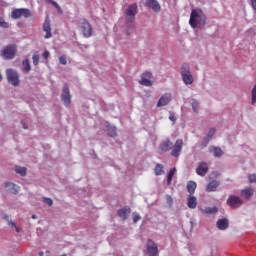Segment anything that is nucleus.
I'll use <instances>...</instances> for the list:
<instances>
[{
	"mask_svg": "<svg viewBox=\"0 0 256 256\" xmlns=\"http://www.w3.org/2000/svg\"><path fill=\"white\" fill-rule=\"evenodd\" d=\"M206 22H207L206 15H204L201 9L191 10L190 20H189V24L191 28L195 29L199 27L200 29H203V27L206 25Z\"/></svg>",
	"mask_w": 256,
	"mask_h": 256,
	"instance_id": "f257e3e1",
	"label": "nucleus"
},
{
	"mask_svg": "<svg viewBox=\"0 0 256 256\" xmlns=\"http://www.w3.org/2000/svg\"><path fill=\"white\" fill-rule=\"evenodd\" d=\"M79 30L82 33L84 38L92 37V34H93L92 25L85 18L80 19Z\"/></svg>",
	"mask_w": 256,
	"mask_h": 256,
	"instance_id": "f03ea898",
	"label": "nucleus"
},
{
	"mask_svg": "<svg viewBox=\"0 0 256 256\" xmlns=\"http://www.w3.org/2000/svg\"><path fill=\"white\" fill-rule=\"evenodd\" d=\"M181 76H182V81H184L185 85L193 84L194 78L192 73L190 72V68L188 64H182Z\"/></svg>",
	"mask_w": 256,
	"mask_h": 256,
	"instance_id": "7ed1b4c3",
	"label": "nucleus"
},
{
	"mask_svg": "<svg viewBox=\"0 0 256 256\" xmlns=\"http://www.w3.org/2000/svg\"><path fill=\"white\" fill-rule=\"evenodd\" d=\"M12 19H21L23 17L24 19H29L32 17V13L30 9L26 8H20V9H13L12 13L10 15Z\"/></svg>",
	"mask_w": 256,
	"mask_h": 256,
	"instance_id": "20e7f679",
	"label": "nucleus"
},
{
	"mask_svg": "<svg viewBox=\"0 0 256 256\" xmlns=\"http://www.w3.org/2000/svg\"><path fill=\"white\" fill-rule=\"evenodd\" d=\"M17 53V47L16 45H9L4 48V50L0 51V56L3 57L5 60H11L15 58Z\"/></svg>",
	"mask_w": 256,
	"mask_h": 256,
	"instance_id": "39448f33",
	"label": "nucleus"
},
{
	"mask_svg": "<svg viewBox=\"0 0 256 256\" xmlns=\"http://www.w3.org/2000/svg\"><path fill=\"white\" fill-rule=\"evenodd\" d=\"M7 80L10 84H12L14 87H17L20 85V79L18 78V73L14 71L13 69H7Z\"/></svg>",
	"mask_w": 256,
	"mask_h": 256,
	"instance_id": "423d86ee",
	"label": "nucleus"
},
{
	"mask_svg": "<svg viewBox=\"0 0 256 256\" xmlns=\"http://www.w3.org/2000/svg\"><path fill=\"white\" fill-rule=\"evenodd\" d=\"M137 13H138V6H137V4H131L125 10V17H126V19L130 20V22H133L135 16L137 15Z\"/></svg>",
	"mask_w": 256,
	"mask_h": 256,
	"instance_id": "0eeeda50",
	"label": "nucleus"
},
{
	"mask_svg": "<svg viewBox=\"0 0 256 256\" xmlns=\"http://www.w3.org/2000/svg\"><path fill=\"white\" fill-rule=\"evenodd\" d=\"M152 78L153 76L151 72H145L142 74L139 84L145 87H151L153 85Z\"/></svg>",
	"mask_w": 256,
	"mask_h": 256,
	"instance_id": "6e6552de",
	"label": "nucleus"
},
{
	"mask_svg": "<svg viewBox=\"0 0 256 256\" xmlns=\"http://www.w3.org/2000/svg\"><path fill=\"white\" fill-rule=\"evenodd\" d=\"M183 145H184L183 139H178L175 142V145H173L171 148L172 149V152H171L172 157H175V158L179 157L181 150L183 149Z\"/></svg>",
	"mask_w": 256,
	"mask_h": 256,
	"instance_id": "1a4fd4ad",
	"label": "nucleus"
},
{
	"mask_svg": "<svg viewBox=\"0 0 256 256\" xmlns=\"http://www.w3.org/2000/svg\"><path fill=\"white\" fill-rule=\"evenodd\" d=\"M243 203V200L240 199L238 196H229L227 200L228 206L231 207L232 209L239 208L240 206L243 205Z\"/></svg>",
	"mask_w": 256,
	"mask_h": 256,
	"instance_id": "9d476101",
	"label": "nucleus"
},
{
	"mask_svg": "<svg viewBox=\"0 0 256 256\" xmlns=\"http://www.w3.org/2000/svg\"><path fill=\"white\" fill-rule=\"evenodd\" d=\"M61 100L63 101L65 107H69L71 105V94L69 93V87L67 84L64 85Z\"/></svg>",
	"mask_w": 256,
	"mask_h": 256,
	"instance_id": "9b49d317",
	"label": "nucleus"
},
{
	"mask_svg": "<svg viewBox=\"0 0 256 256\" xmlns=\"http://www.w3.org/2000/svg\"><path fill=\"white\" fill-rule=\"evenodd\" d=\"M147 253L149 256H158L159 255V247L156 245L153 240L147 241Z\"/></svg>",
	"mask_w": 256,
	"mask_h": 256,
	"instance_id": "f8f14e48",
	"label": "nucleus"
},
{
	"mask_svg": "<svg viewBox=\"0 0 256 256\" xmlns=\"http://www.w3.org/2000/svg\"><path fill=\"white\" fill-rule=\"evenodd\" d=\"M144 5H145V7L152 9L153 12L161 11V6H160L159 2L156 0H145Z\"/></svg>",
	"mask_w": 256,
	"mask_h": 256,
	"instance_id": "ddd939ff",
	"label": "nucleus"
},
{
	"mask_svg": "<svg viewBox=\"0 0 256 256\" xmlns=\"http://www.w3.org/2000/svg\"><path fill=\"white\" fill-rule=\"evenodd\" d=\"M208 165L207 162H200L199 166L196 167V174L200 177H205L208 173Z\"/></svg>",
	"mask_w": 256,
	"mask_h": 256,
	"instance_id": "4468645a",
	"label": "nucleus"
},
{
	"mask_svg": "<svg viewBox=\"0 0 256 256\" xmlns=\"http://www.w3.org/2000/svg\"><path fill=\"white\" fill-rule=\"evenodd\" d=\"M171 101V94L165 93L162 95L161 98H159L157 107H165L167 104H169Z\"/></svg>",
	"mask_w": 256,
	"mask_h": 256,
	"instance_id": "2eb2a0df",
	"label": "nucleus"
},
{
	"mask_svg": "<svg viewBox=\"0 0 256 256\" xmlns=\"http://www.w3.org/2000/svg\"><path fill=\"white\" fill-rule=\"evenodd\" d=\"M129 214H130L129 206H124L119 211H117V216H119L122 219V221H126Z\"/></svg>",
	"mask_w": 256,
	"mask_h": 256,
	"instance_id": "dca6fc26",
	"label": "nucleus"
},
{
	"mask_svg": "<svg viewBox=\"0 0 256 256\" xmlns=\"http://www.w3.org/2000/svg\"><path fill=\"white\" fill-rule=\"evenodd\" d=\"M219 186H220V181H217V180L210 181L209 184L206 185V192H216Z\"/></svg>",
	"mask_w": 256,
	"mask_h": 256,
	"instance_id": "f3484780",
	"label": "nucleus"
},
{
	"mask_svg": "<svg viewBox=\"0 0 256 256\" xmlns=\"http://www.w3.org/2000/svg\"><path fill=\"white\" fill-rule=\"evenodd\" d=\"M172 147H173V143H171V141L167 139L166 141H163L159 145V150H161L162 152H167V151H170Z\"/></svg>",
	"mask_w": 256,
	"mask_h": 256,
	"instance_id": "a211bd4d",
	"label": "nucleus"
},
{
	"mask_svg": "<svg viewBox=\"0 0 256 256\" xmlns=\"http://www.w3.org/2000/svg\"><path fill=\"white\" fill-rule=\"evenodd\" d=\"M5 188H7V191L13 195H17L19 189V187L12 182L5 183Z\"/></svg>",
	"mask_w": 256,
	"mask_h": 256,
	"instance_id": "6ab92c4d",
	"label": "nucleus"
},
{
	"mask_svg": "<svg viewBox=\"0 0 256 256\" xmlns=\"http://www.w3.org/2000/svg\"><path fill=\"white\" fill-rule=\"evenodd\" d=\"M254 195V189L250 187H246L245 189H242L241 196L245 198L246 200H249Z\"/></svg>",
	"mask_w": 256,
	"mask_h": 256,
	"instance_id": "aec40b11",
	"label": "nucleus"
},
{
	"mask_svg": "<svg viewBox=\"0 0 256 256\" xmlns=\"http://www.w3.org/2000/svg\"><path fill=\"white\" fill-rule=\"evenodd\" d=\"M42 30L46 33L45 39H50L53 35L51 34L50 21L45 20Z\"/></svg>",
	"mask_w": 256,
	"mask_h": 256,
	"instance_id": "412c9836",
	"label": "nucleus"
},
{
	"mask_svg": "<svg viewBox=\"0 0 256 256\" xmlns=\"http://www.w3.org/2000/svg\"><path fill=\"white\" fill-rule=\"evenodd\" d=\"M217 227L219 230L224 231L229 228V221L226 218H222L217 221Z\"/></svg>",
	"mask_w": 256,
	"mask_h": 256,
	"instance_id": "4be33fe9",
	"label": "nucleus"
},
{
	"mask_svg": "<svg viewBox=\"0 0 256 256\" xmlns=\"http://www.w3.org/2000/svg\"><path fill=\"white\" fill-rule=\"evenodd\" d=\"M187 207H189V209L197 208V198L195 196H189V198H187Z\"/></svg>",
	"mask_w": 256,
	"mask_h": 256,
	"instance_id": "5701e85b",
	"label": "nucleus"
},
{
	"mask_svg": "<svg viewBox=\"0 0 256 256\" xmlns=\"http://www.w3.org/2000/svg\"><path fill=\"white\" fill-rule=\"evenodd\" d=\"M196 189L197 183H195L194 181H189V183H187V191L190 193V195H193Z\"/></svg>",
	"mask_w": 256,
	"mask_h": 256,
	"instance_id": "b1692460",
	"label": "nucleus"
},
{
	"mask_svg": "<svg viewBox=\"0 0 256 256\" xmlns=\"http://www.w3.org/2000/svg\"><path fill=\"white\" fill-rule=\"evenodd\" d=\"M165 173L164 171V165L163 164H157L156 168H154V174L159 177Z\"/></svg>",
	"mask_w": 256,
	"mask_h": 256,
	"instance_id": "393cba45",
	"label": "nucleus"
},
{
	"mask_svg": "<svg viewBox=\"0 0 256 256\" xmlns=\"http://www.w3.org/2000/svg\"><path fill=\"white\" fill-rule=\"evenodd\" d=\"M176 173V168H172L167 175V185L170 186L171 182L173 181V177Z\"/></svg>",
	"mask_w": 256,
	"mask_h": 256,
	"instance_id": "a878e982",
	"label": "nucleus"
},
{
	"mask_svg": "<svg viewBox=\"0 0 256 256\" xmlns=\"http://www.w3.org/2000/svg\"><path fill=\"white\" fill-rule=\"evenodd\" d=\"M22 65H23L24 72L29 73L31 71V65H30L29 59L23 60Z\"/></svg>",
	"mask_w": 256,
	"mask_h": 256,
	"instance_id": "bb28decb",
	"label": "nucleus"
},
{
	"mask_svg": "<svg viewBox=\"0 0 256 256\" xmlns=\"http://www.w3.org/2000/svg\"><path fill=\"white\" fill-rule=\"evenodd\" d=\"M204 213L206 214H210V215H213V214H216L218 212V209L216 206H213V207H205V209L203 210Z\"/></svg>",
	"mask_w": 256,
	"mask_h": 256,
	"instance_id": "cd10ccee",
	"label": "nucleus"
},
{
	"mask_svg": "<svg viewBox=\"0 0 256 256\" xmlns=\"http://www.w3.org/2000/svg\"><path fill=\"white\" fill-rule=\"evenodd\" d=\"M215 133H216V129L215 128L210 129L209 132H208V135L206 136V138H204V142L208 143L209 140H211L212 137L215 136Z\"/></svg>",
	"mask_w": 256,
	"mask_h": 256,
	"instance_id": "c85d7f7f",
	"label": "nucleus"
},
{
	"mask_svg": "<svg viewBox=\"0 0 256 256\" xmlns=\"http://www.w3.org/2000/svg\"><path fill=\"white\" fill-rule=\"evenodd\" d=\"M212 151H213L214 157L216 158H220L223 155V151L219 147H213Z\"/></svg>",
	"mask_w": 256,
	"mask_h": 256,
	"instance_id": "c756f323",
	"label": "nucleus"
},
{
	"mask_svg": "<svg viewBox=\"0 0 256 256\" xmlns=\"http://www.w3.org/2000/svg\"><path fill=\"white\" fill-rule=\"evenodd\" d=\"M16 173L21 175L22 177H25L27 173V169L22 166H16Z\"/></svg>",
	"mask_w": 256,
	"mask_h": 256,
	"instance_id": "7c9ffc66",
	"label": "nucleus"
},
{
	"mask_svg": "<svg viewBox=\"0 0 256 256\" xmlns=\"http://www.w3.org/2000/svg\"><path fill=\"white\" fill-rule=\"evenodd\" d=\"M191 107H192V111H194L195 113H198L199 103L197 100H192Z\"/></svg>",
	"mask_w": 256,
	"mask_h": 256,
	"instance_id": "2f4dec72",
	"label": "nucleus"
},
{
	"mask_svg": "<svg viewBox=\"0 0 256 256\" xmlns=\"http://www.w3.org/2000/svg\"><path fill=\"white\" fill-rule=\"evenodd\" d=\"M256 103V84L254 88H252L251 92V104L254 105Z\"/></svg>",
	"mask_w": 256,
	"mask_h": 256,
	"instance_id": "473e14b6",
	"label": "nucleus"
},
{
	"mask_svg": "<svg viewBox=\"0 0 256 256\" xmlns=\"http://www.w3.org/2000/svg\"><path fill=\"white\" fill-rule=\"evenodd\" d=\"M0 28H3V29L9 28V24L6 22V20H4L3 17H0Z\"/></svg>",
	"mask_w": 256,
	"mask_h": 256,
	"instance_id": "72a5a7b5",
	"label": "nucleus"
},
{
	"mask_svg": "<svg viewBox=\"0 0 256 256\" xmlns=\"http://www.w3.org/2000/svg\"><path fill=\"white\" fill-rule=\"evenodd\" d=\"M108 136H110V137H116L117 136L116 127H110V129H108Z\"/></svg>",
	"mask_w": 256,
	"mask_h": 256,
	"instance_id": "f704fd0d",
	"label": "nucleus"
},
{
	"mask_svg": "<svg viewBox=\"0 0 256 256\" xmlns=\"http://www.w3.org/2000/svg\"><path fill=\"white\" fill-rule=\"evenodd\" d=\"M39 59H40L39 54H33V56H32L33 65H35V66L39 65Z\"/></svg>",
	"mask_w": 256,
	"mask_h": 256,
	"instance_id": "c9c22d12",
	"label": "nucleus"
},
{
	"mask_svg": "<svg viewBox=\"0 0 256 256\" xmlns=\"http://www.w3.org/2000/svg\"><path fill=\"white\" fill-rule=\"evenodd\" d=\"M166 203H167V205L168 206H173V204H174V200H173V197H171L170 195H167L166 196Z\"/></svg>",
	"mask_w": 256,
	"mask_h": 256,
	"instance_id": "e433bc0d",
	"label": "nucleus"
},
{
	"mask_svg": "<svg viewBox=\"0 0 256 256\" xmlns=\"http://www.w3.org/2000/svg\"><path fill=\"white\" fill-rule=\"evenodd\" d=\"M59 62L61 65H67V56L63 55L59 57Z\"/></svg>",
	"mask_w": 256,
	"mask_h": 256,
	"instance_id": "4c0bfd02",
	"label": "nucleus"
},
{
	"mask_svg": "<svg viewBox=\"0 0 256 256\" xmlns=\"http://www.w3.org/2000/svg\"><path fill=\"white\" fill-rule=\"evenodd\" d=\"M248 181H250V183H256V175L255 174L249 175Z\"/></svg>",
	"mask_w": 256,
	"mask_h": 256,
	"instance_id": "58836bf2",
	"label": "nucleus"
},
{
	"mask_svg": "<svg viewBox=\"0 0 256 256\" xmlns=\"http://www.w3.org/2000/svg\"><path fill=\"white\" fill-rule=\"evenodd\" d=\"M44 202L47 204V206H53V200L50 198H44Z\"/></svg>",
	"mask_w": 256,
	"mask_h": 256,
	"instance_id": "ea45409f",
	"label": "nucleus"
},
{
	"mask_svg": "<svg viewBox=\"0 0 256 256\" xmlns=\"http://www.w3.org/2000/svg\"><path fill=\"white\" fill-rule=\"evenodd\" d=\"M141 220V216H139V214H134L133 216V223H137L138 221Z\"/></svg>",
	"mask_w": 256,
	"mask_h": 256,
	"instance_id": "a19ab883",
	"label": "nucleus"
},
{
	"mask_svg": "<svg viewBox=\"0 0 256 256\" xmlns=\"http://www.w3.org/2000/svg\"><path fill=\"white\" fill-rule=\"evenodd\" d=\"M251 8L256 12V0H250Z\"/></svg>",
	"mask_w": 256,
	"mask_h": 256,
	"instance_id": "79ce46f5",
	"label": "nucleus"
},
{
	"mask_svg": "<svg viewBox=\"0 0 256 256\" xmlns=\"http://www.w3.org/2000/svg\"><path fill=\"white\" fill-rule=\"evenodd\" d=\"M49 2L51 3L52 6L55 7V9H59L60 6L58 5L57 2H54L53 0H49Z\"/></svg>",
	"mask_w": 256,
	"mask_h": 256,
	"instance_id": "37998d69",
	"label": "nucleus"
},
{
	"mask_svg": "<svg viewBox=\"0 0 256 256\" xmlns=\"http://www.w3.org/2000/svg\"><path fill=\"white\" fill-rule=\"evenodd\" d=\"M8 225L11 226V227H15L16 230H17V232H20V231L18 230V228H17V225H16L14 222L8 221Z\"/></svg>",
	"mask_w": 256,
	"mask_h": 256,
	"instance_id": "c03bdc74",
	"label": "nucleus"
},
{
	"mask_svg": "<svg viewBox=\"0 0 256 256\" xmlns=\"http://www.w3.org/2000/svg\"><path fill=\"white\" fill-rule=\"evenodd\" d=\"M49 55H50V53L47 50L42 54V56L44 57L45 60L49 58Z\"/></svg>",
	"mask_w": 256,
	"mask_h": 256,
	"instance_id": "a18cd8bd",
	"label": "nucleus"
},
{
	"mask_svg": "<svg viewBox=\"0 0 256 256\" xmlns=\"http://www.w3.org/2000/svg\"><path fill=\"white\" fill-rule=\"evenodd\" d=\"M170 120H171V121H173V122H175V121H176V119H175V115H174V114H171V115H170Z\"/></svg>",
	"mask_w": 256,
	"mask_h": 256,
	"instance_id": "49530a36",
	"label": "nucleus"
},
{
	"mask_svg": "<svg viewBox=\"0 0 256 256\" xmlns=\"http://www.w3.org/2000/svg\"><path fill=\"white\" fill-rule=\"evenodd\" d=\"M56 10H58V12H59L60 15L63 14L62 8H60V6H59V8H56Z\"/></svg>",
	"mask_w": 256,
	"mask_h": 256,
	"instance_id": "de8ad7c7",
	"label": "nucleus"
},
{
	"mask_svg": "<svg viewBox=\"0 0 256 256\" xmlns=\"http://www.w3.org/2000/svg\"><path fill=\"white\" fill-rule=\"evenodd\" d=\"M32 219H34V220L36 219V215L35 214L32 215Z\"/></svg>",
	"mask_w": 256,
	"mask_h": 256,
	"instance_id": "09e8293b",
	"label": "nucleus"
},
{
	"mask_svg": "<svg viewBox=\"0 0 256 256\" xmlns=\"http://www.w3.org/2000/svg\"><path fill=\"white\" fill-rule=\"evenodd\" d=\"M39 255H40V256H44V253H43V252H40Z\"/></svg>",
	"mask_w": 256,
	"mask_h": 256,
	"instance_id": "8fccbe9b",
	"label": "nucleus"
},
{
	"mask_svg": "<svg viewBox=\"0 0 256 256\" xmlns=\"http://www.w3.org/2000/svg\"><path fill=\"white\" fill-rule=\"evenodd\" d=\"M2 79H3V77H2V75L0 74V82L2 81Z\"/></svg>",
	"mask_w": 256,
	"mask_h": 256,
	"instance_id": "3c124183",
	"label": "nucleus"
},
{
	"mask_svg": "<svg viewBox=\"0 0 256 256\" xmlns=\"http://www.w3.org/2000/svg\"><path fill=\"white\" fill-rule=\"evenodd\" d=\"M23 129H28V127L27 126H23Z\"/></svg>",
	"mask_w": 256,
	"mask_h": 256,
	"instance_id": "603ef678",
	"label": "nucleus"
},
{
	"mask_svg": "<svg viewBox=\"0 0 256 256\" xmlns=\"http://www.w3.org/2000/svg\"><path fill=\"white\" fill-rule=\"evenodd\" d=\"M5 220H7V221H8V216H5Z\"/></svg>",
	"mask_w": 256,
	"mask_h": 256,
	"instance_id": "864d4df0",
	"label": "nucleus"
}]
</instances>
